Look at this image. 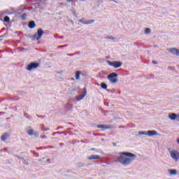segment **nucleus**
<instances>
[{
    "label": "nucleus",
    "mask_w": 179,
    "mask_h": 179,
    "mask_svg": "<svg viewBox=\"0 0 179 179\" xmlns=\"http://www.w3.org/2000/svg\"><path fill=\"white\" fill-rule=\"evenodd\" d=\"M135 159H136V155H135V154L123 152L120 153V157H118L117 161L123 166H129V164L132 163Z\"/></svg>",
    "instance_id": "nucleus-1"
},
{
    "label": "nucleus",
    "mask_w": 179,
    "mask_h": 179,
    "mask_svg": "<svg viewBox=\"0 0 179 179\" xmlns=\"http://www.w3.org/2000/svg\"><path fill=\"white\" fill-rule=\"evenodd\" d=\"M44 34V31L42 29H38L37 33H35L33 36V40H40L43 35Z\"/></svg>",
    "instance_id": "nucleus-2"
},
{
    "label": "nucleus",
    "mask_w": 179,
    "mask_h": 179,
    "mask_svg": "<svg viewBox=\"0 0 179 179\" xmlns=\"http://www.w3.org/2000/svg\"><path fill=\"white\" fill-rule=\"evenodd\" d=\"M117 78H118V74L116 73H111L108 76V79L110 83H117Z\"/></svg>",
    "instance_id": "nucleus-3"
},
{
    "label": "nucleus",
    "mask_w": 179,
    "mask_h": 179,
    "mask_svg": "<svg viewBox=\"0 0 179 179\" xmlns=\"http://www.w3.org/2000/svg\"><path fill=\"white\" fill-rule=\"evenodd\" d=\"M40 66V63L32 62L27 66V71H33V69H37Z\"/></svg>",
    "instance_id": "nucleus-4"
},
{
    "label": "nucleus",
    "mask_w": 179,
    "mask_h": 179,
    "mask_svg": "<svg viewBox=\"0 0 179 179\" xmlns=\"http://www.w3.org/2000/svg\"><path fill=\"white\" fill-rule=\"evenodd\" d=\"M108 64L110 66H113V68H121L122 66V62H118V61H114V62H108Z\"/></svg>",
    "instance_id": "nucleus-5"
},
{
    "label": "nucleus",
    "mask_w": 179,
    "mask_h": 179,
    "mask_svg": "<svg viewBox=\"0 0 179 179\" xmlns=\"http://www.w3.org/2000/svg\"><path fill=\"white\" fill-rule=\"evenodd\" d=\"M171 157L175 162H178L179 159V152L176 150H172L170 152Z\"/></svg>",
    "instance_id": "nucleus-6"
},
{
    "label": "nucleus",
    "mask_w": 179,
    "mask_h": 179,
    "mask_svg": "<svg viewBox=\"0 0 179 179\" xmlns=\"http://www.w3.org/2000/svg\"><path fill=\"white\" fill-rule=\"evenodd\" d=\"M168 51L169 52H171V54H174L175 55H177V57H179V50L173 48H169L168 49Z\"/></svg>",
    "instance_id": "nucleus-7"
},
{
    "label": "nucleus",
    "mask_w": 179,
    "mask_h": 179,
    "mask_svg": "<svg viewBox=\"0 0 179 179\" xmlns=\"http://www.w3.org/2000/svg\"><path fill=\"white\" fill-rule=\"evenodd\" d=\"M80 23L83 24H92V23H94V20H90L87 21H83V19L80 20Z\"/></svg>",
    "instance_id": "nucleus-8"
},
{
    "label": "nucleus",
    "mask_w": 179,
    "mask_h": 179,
    "mask_svg": "<svg viewBox=\"0 0 179 179\" xmlns=\"http://www.w3.org/2000/svg\"><path fill=\"white\" fill-rule=\"evenodd\" d=\"M97 128H101L102 129H111V128H113V126L112 125L107 126V125L101 124V125H98Z\"/></svg>",
    "instance_id": "nucleus-9"
},
{
    "label": "nucleus",
    "mask_w": 179,
    "mask_h": 179,
    "mask_svg": "<svg viewBox=\"0 0 179 179\" xmlns=\"http://www.w3.org/2000/svg\"><path fill=\"white\" fill-rule=\"evenodd\" d=\"M147 135H148V136H155V135H157V131L155 130L148 131H147Z\"/></svg>",
    "instance_id": "nucleus-10"
},
{
    "label": "nucleus",
    "mask_w": 179,
    "mask_h": 179,
    "mask_svg": "<svg viewBox=\"0 0 179 179\" xmlns=\"http://www.w3.org/2000/svg\"><path fill=\"white\" fill-rule=\"evenodd\" d=\"M100 159V155H91L88 157V160H98Z\"/></svg>",
    "instance_id": "nucleus-11"
},
{
    "label": "nucleus",
    "mask_w": 179,
    "mask_h": 179,
    "mask_svg": "<svg viewBox=\"0 0 179 179\" xmlns=\"http://www.w3.org/2000/svg\"><path fill=\"white\" fill-rule=\"evenodd\" d=\"M85 96H86V91L84 92L83 95H80L76 97V101H80V100H83L85 99Z\"/></svg>",
    "instance_id": "nucleus-12"
},
{
    "label": "nucleus",
    "mask_w": 179,
    "mask_h": 179,
    "mask_svg": "<svg viewBox=\"0 0 179 179\" xmlns=\"http://www.w3.org/2000/svg\"><path fill=\"white\" fill-rule=\"evenodd\" d=\"M28 26L29 29H34L36 27V22H34V21H31L29 22Z\"/></svg>",
    "instance_id": "nucleus-13"
},
{
    "label": "nucleus",
    "mask_w": 179,
    "mask_h": 179,
    "mask_svg": "<svg viewBox=\"0 0 179 179\" xmlns=\"http://www.w3.org/2000/svg\"><path fill=\"white\" fill-rule=\"evenodd\" d=\"M9 137V134L8 133H5L1 137V141H5Z\"/></svg>",
    "instance_id": "nucleus-14"
},
{
    "label": "nucleus",
    "mask_w": 179,
    "mask_h": 179,
    "mask_svg": "<svg viewBox=\"0 0 179 179\" xmlns=\"http://www.w3.org/2000/svg\"><path fill=\"white\" fill-rule=\"evenodd\" d=\"M170 120H176L177 118V115L176 113H172L169 115Z\"/></svg>",
    "instance_id": "nucleus-15"
},
{
    "label": "nucleus",
    "mask_w": 179,
    "mask_h": 179,
    "mask_svg": "<svg viewBox=\"0 0 179 179\" xmlns=\"http://www.w3.org/2000/svg\"><path fill=\"white\" fill-rule=\"evenodd\" d=\"M80 73H82V71H76V79L79 80L80 79Z\"/></svg>",
    "instance_id": "nucleus-16"
},
{
    "label": "nucleus",
    "mask_w": 179,
    "mask_h": 179,
    "mask_svg": "<svg viewBox=\"0 0 179 179\" xmlns=\"http://www.w3.org/2000/svg\"><path fill=\"white\" fill-rule=\"evenodd\" d=\"M152 30L150 29V28H146L145 30V34H150Z\"/></svg>",
    "instance_id": "nucleus-17"
},
{
    "label": "nucleus",
    "mask_w": 179,
    "mask_h": 179,
    "mask_svg": "<svg viewBox=\"0 0 179 179\" xmlns=\"http://www.w3.org/2000/svg\"><path fill=\"white\" fill-rule=\"evenodd\" d=\"M170 174L171 176H176V174H177V171L176 169L171 170Z\"/></svg>",
    "instance_id": "nucleus-18"
},
{
    "label": "nucleus",
    "mask_w": 179,
    "mask_h": 179,
    "mask_svg": "<svg viewBox=\"0 0 179 179\" xmlns=\"http://www.w3.org/2000/svg\"><path fill=\"white\" fill-rule=\"evenodd\" d=\"M27 134H28V135H34V130H33V129H29V130L27 131Z\"/></svg>",
    "instance_id": "nucleus-19"
},
{
    "label": "nucleus",
    "mask_w": 179,
    "mask_h": 179,
    "mask_svg": "<svg viewBox=\"0 0 179 179\" xmlns=\"http://www.w3.org/2000/svg\"><path fill=\"white\" fill-rule=\"evenodd\" d=\"M27 15L26 13H23L22 15H21V19L22 20H26V17H27Z\"/></svg>",
    "instance_id": "nucleus-20"
},
{
    "label": "nucleus",
    "mask_w": 179,
    "mask_h": 179,
    "mask_svg": "<svg viewBox=\"0 0 179 179\" xmlns=\"http://www.w3.org/2000/svg\"><path fill=\"white\" fill-rule=\"evenodd\" d=\"M101 87H102V89H105V90L107 89V85L104 83H102L101 84Z\"/></svg>",
    "instance_id": "nucleus-21"
},
{
    "label": "nucleus",
    "mask_w": 179,
    "mask_h": 179,
    "mask_svg": "<svg viewBox=\"0 0 179 179\" xmlns=\"http://www.w3.org/2000/svg\"><path fill=\"white\" fill-rule=\"evenodd\" d=\"M138 135H148V131H140Z\"/></svg>",
    "instance_id": "nucleus-22"
},
{
    "label": "nucleus",
    "mask_w": 179,
    "mask_h": 179,
    "mask_svg": "<svg viewBox=\"0 0 179 179\" xmlns=\"http://www.w3.org/2000/svg\"><path fill=\"white\" fill-rule=\"evenodd\" d=\"M9 20H10V18H9V17L8 16L4 17V22H9Z\"/></svg>",
    "instance_id": "nucleus-23"
},
{
    "label": "nucleus",
    "mask_w": 179,
    "mask_h": 179,
    "mask_svg": "<svg viewBox=\"0 0 179 179\" xmlns=\"http://www.w3.org/2000/svg\"><path fill=\"white\" fill-rule=\"evenodd\" d=\"M152 64H155V65L157 64V62L156 61H152Z\"/></svg>",
    "instance_id": "nucleus-24"
},
{
    "label": "nucleus",
    "mask_w": 179,
    "mask_h": 179,
    "mask_svg": "<svg viewBox=\"0 0 179 179\" xmlns=\"http://www.w3.org/2000/svg\"><path fill=\"white\" fill-rule=\"evenodd\" d=\"M90 150L91 151L96 150V148H91Z\"/></svg>",
    "instance_id": "nucleus-25"
},
{
    "label": "nucleus",
    "mask_w": 179,
    "mask_h": 179,
    "mask_svg": "<svg viewBox=\"0 0 179 179\" xmlns=\"http://www.w3.org/2000/svg\"><path fill=\"white\" fill-rule=\"evenodd\" d=\"M67 2H73V0H67Z\"/></svg>",
    "instance_id": "nucleus-26"
},
{
    "label": "nucleus",
    "mask_w": 179,
    "mask_h": 179,
    "mask_svg": "<svg viewBox=\"0 0 179 179\" xmlns=\"http://www.w3.org/2000/svg\"><path fill=\"white\" fill-rule=\"evenodd\" d=\"M109 38H112L111 37H109Z\"/></svg>",
    "instance_id": "nucleus-27"
},
{
    "label": "nucleus",
    "mask_w": 179,
    "mask_h": 179,
    "mask_svg": "<svg viewBox=\"0 0 179 179\" xmlns=\"http://www.w3.org/2000/svg\"><path fill=\"white\" fill-rule=\"evenodd\" d=\"M81 1H85V0H81Z\"/></svg>",
    "instance_id": "nucleus-28"
}]
</instances>
